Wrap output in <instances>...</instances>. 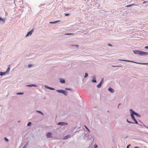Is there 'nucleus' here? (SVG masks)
Masks as SVG:
<instances>
[{"label": "nucleus", "mask_w": 148, "mask_h": 148, "mask_svg": "<svg viewBox=\"0 0 148 148\" xmlns=\"http://www.w3.org/2000/svg\"><path fill=\"white\" fill-rule=\"evenodd\" d=\"M97 145L95 146V148H97Z\"/></svg>", "instance_id": "58836bf2"}, {"label": "nucleus", "mask_w": 148, "mask_h": 148, "mask_svg": "<svg viewBox=\"0 0 148 148\" xmlns=\"http://www.w3.org/2000/svg\"><path fill=\"white\" fill-rule=\"evenodd\" d=\"M121 60V61H127V62H134L133 61H130V60Z\"/></svg>", "instance_id": "4468645a"}, {"label": "nucleus", "mask_w": 148, "mask_h": 148, "mask_svg": "<svg viewBox=\"0 0 148 148\" xmlns=\"http://www.w3.org/2000/svg\"><path fill=\"white\" fill-rule=\"evenodd\" d=\"M141 64H148V63H141Z\"/></svg>", "instance_id": "cd10ccee"}, {"label": "nucleus", "mask_w": 148, "mask_h": 148, "mask_svg": "<svg viewBox=\"0 0 148 148\" xmlns=\"http://www.w3.org/2000/svg\"><path fill=\"white\" fill-rule=\"evenodd\" d=\"M46 86L47 88H48L50 90H54V89L53 88L47 86Z\"/></svg>", "instance_id": "dca6fc26"}, {"label": "nucleus", "mask_w": 148, "mask_h": 148, "mask_svg": "<svg viewBox=\"0 0 148 148\" xmlns=\"http://www.w3.org/2000/svg\"><path fill=\"white\" fill-rule=\"evenodd\" d=\"M130 145H128L127 146V148H129V146H130Z\"/></svg>", "instance_id": "7c9ffc66"}, {"label": "nucleus", "mask_w": 148, "mask_h": 148, "mask_svg": "<svg viewBox=\"0 0 148 148\" xmlns=\"http://www.w3.org/2000/svg\"><path fill=\"white\" fill-rule=\"evenodd\" d=\"M134 5V4H131V5H127L126 6V7H130L132 5Z\"/></svg>", "instance_id": "a211bd4d"}, {"label": "nucleus", "mask_w": 148, "mask_h": 148, "mask_svg": "<svg viewBox=\"0 0 148 148\" xmlns=\"http://www.w3.org/2000/svg\"><path fill=\"white\" fill-rule=\"evenodd\" d=\"M128 123H132V122L130 121H128Z\"/></svg>", "instance_id": "e433bc0d"}, {"label": "nucleus", "mask_w": 148, "mask_h": 148, "mask_svg": "<svg viewBox=\"0 0 148 148\" xmlns=\"http://www.w3.org/2000/svg\"><path fill=\"white\" fill-rule=\"evenodd\" d=\"M6 72H1L0 73V75L1 76H2L3 75L5 74Z\"/></svg>", "instance_id": "f8f14e48"}, {"label": "nucleus", "mask_w": 148, "mask_h": 148, "mask_svg": "<svg viewBox=\"0 0 148 148\" xmlns=\"http://www.w3.org/2000/svg\"><path fill=\"white\" fill-rule=\"evenodd\" d=\"M73 46H75L77 47H78L79 45H73Z\"/></svg>", "instance_id": "c9c22d12"}, {"label": "nucleus", "mask_w": 148, "mask_h": 148, "mask_svg": "<svg viewBox=\"0 0 148 148\" xmlns=\"http://www.w3.org/2000/svg\"><path fill=\"white\" fill-rule=\"evenodd\" d=\"M36 112H38L41 114L42 115H43V113L42 112H41V111H37Z\"/></svg>", "instance_id": "aec40b11"}, {"label": "nucleus", "mask_w": 148, "mask_h": 148, "mask_svg": "<svg viewBox=\"0 0 148 148\" xmlns=\"http://www.w3.org/2000/svg\"><path fill=\"white\" fill-rule=\"evenodd\" d=\"M33 31V29H32L31 31H30L29 32H28V33L26 35V36H29V35H31Z\"/></svg>", "instance_id": "423d86ee"}, {"label": "nucleus", "mask_w": 148, "mask_h": 148, "mask_svg": "<svg viewBox=\"0 0 148 148\" xmlns=\"http://www.w3.org/2000/svg\"><path fill=\"white\" fill-rule=\"evenodd\" d=\"M66 90H71V89H70V88H66L65 89Z\"/></svg>", "instance_id": "72a5a7b5"}, {"label": "nucleus", "mask_w": 148, "mask_h": 148, "mask_svg": "<svg viewBox=\"0 0 148 148\" xmlns=\"http://www.w3.org/2000/svg\"><path fill=\"white\" fill-rule=\"evenodd\" d=\"M102 84V82H100V83L97 86V87L98 88L100 87L101 86V85Z\"/></svg>", "instance_id": "ddd939ff"}, {"label": "nucleus", "mask_w": 148, "mask_h": 148, "mask_svg": "<svg viewBox=\"0 0 148 148\" xmlns=\"http://www.w3.org/2000/svg\"><path fill=\"white\" fill-rule=\"evenodd\" d=\"M0 20H2V18L1 17H0Z\"/></svg>", "instance_id": "ea45409f"}, {"label": "nucleus", "mask_w": 148, "mask_h": 148, "mask_svg": "<svg viewBox=\"0 0 148 148\" xmlns=\"http://www.w3.org/2000/svg\"><path fill=\"white\" fill-rule=\"evenodd\" d=\"M31 124V122H29L27 125L28 126H29Z\"/></svg>", "instance_id": "a878e982"}, {"label": "nucleus", "mask_w": 148, "mask_h": 148, "mask_svg": "<svg viewBox=\"0 0 148 148\" xmlns=\"http://www.w3.org/2000/svg\"><path fill=\"white\" fill-rule=\"evenodd\" d=\"M69 15V13H68V14H65V15L66 16H68V15Z\"/></svg>", "instance_id": "473e14b6"}, {"label": "nucleus", "mask_w": 148, "mask_h": 148, "mask_svg": "<svg viewBox=\"0 0 148 148\" xmlns=\"http://www.w3.org/2000/svg\"><path fill=\"white\" fill-rule=\"evenodd\" d=\"M133 51L135 54H139L140 51L136 50V51Z\"/></svg>", "instance_id": "1a4fd4ad"}, {"label": "nucleus", "mask_w": 148, "mask_h": 148, "mask_svg": "<svg viewBox=\"0 0 148 148\" xmlns=\"http://www.w3.org/2000/svg\"><path fill=\"white\" fill-rule=\"evenodd\" d=\"M60 21H54V22H50V23H57V22H59Z\"/></svg>", "instance_id": "f3484780"}, {"label": "nucleus", "mask_w": 148, "mask_h": 148, "mask_svg": "<svg viewBox=\"0 0 148 148\" xmlns=\"http://www.w3.org/2000/svg\"><path fill=\"white\" fill-rule=\"evenodd\" d=\"M4 139L6 141V142L8 141V139L7 138H6L5 137L4 138Z\"/></svg>", "instance_id": "5701e85b"}, {"label": "nucleus", "mask_w": 148, "mask_h": 148, "mask_svg": "<svg viewBox=\"0 0 148 148\" xmlns=\"http://www.w3.org/2000/svg\"><path fill=\"white\" fill-rule=\"evenodd\" d=\"M133 114H131V117L132 119L135 121V123L138 124V122L135 119L134 116Z\"/></svg>", "instance_id": "7ed1b4c3"}, {"label": "nucleus", "mask_w": 148, "mask_h": 148, "mask_svg": "<svg viewBox=\"0 0 148 148\" xmlns=\"http://www.w3.org/2000/svg\"><path fill=\"white\" fill-rule=\"evenodd\" d=\"M69 137H70V136L69 135H67L64 136L63 138V139H67L69 138Z\"/></svg>", "instance_id": "9d476101"}, {"label": "nucleus", "mask_w": 148, "mask_h": 148, "mask_svg": "<svg viewBox=\"0 0 148 148\" xmlns=\"http://www.w3.org/2000/svg\"><path fill=\"white\" fill-rule=\"evenodd\" d=\"M52 134L51 132H49L47 133L46 136L48 138H51L52 137Z\"/></svg>", "instance_id": "39448f33"}, {"label": "nucleus", "mask_w": 148, "mask_h": 148, "mask_svg": "<svg viewBox=\"0 0 148 148\" xmlns=\"http://www.w3.org/2000/svg\"><path fill=\"white\" fill-rule=\"evenodd\" d=\"M9 70H10V67H8V68L6 72L9 71Z\"/></svg>", "instance_id": "b1692460"}, {"label": "nucleus", "mask_w": 148, "mask_h": 148, "mask_svg": "<svg viewBox=\"0 0 148 148\" xmlns=\"http://www.w3.org/2000/svg\"><path fill=\"white\" fill-rule=\"evenodd\" d=\"M108 90L110 92H111V93H113L114 91V90L111 87L109 88Z\"/></svg>", "instance_id": "0eeeda50"}, {"label": "nucleus", "mask_w": 148, "mask_h": 148, "mask_svg": "<svg viewBox=\"0 0 148 148\" xmlns=\"http://www.w3.org/2000/svg\"><path fill=\"white\" fill-rule=\"evenodd\" d=\"M58 125H66L67 124L65 123H63V122H59L57 124Z\"/></svg>", "instance_id": "6e6552de"}, {"label": "nucleus", "mask_w": 148, "mask_h": 148, "mask_svg": "<svg viewBox=\"0 0 148 148\" xmlns=\"http://www.w3.org/2000/svg\"><path fill=\"white\" fill-rule=\"evenodd\" d=\"M112 66L113 67H116V66Z\"/></svg>", "instance_id": "79ce46f5"}, {"label": "nucleus", "mask_w": 148, "mask_h": 148, "mask_svg": "<svg viewBox=\"0 0 148 148\" xmlns=\"http://www.w3.org/2000/svg\"><path fill=\"white\" fill-rule=\"evenodd\" d=\"M72 34V33H67V34H65V35H72V34Z\"/></svg>", "instance_id": "412c9836"}, {"label": "nucleus", "mask_w": 148, "mask_h": 148, "mask_svg": "<svg viewBox=\"0 0 148 148\" xmlns=\"http://www.w3.org/2000/svg\"><path fill=\"white\" fill-rule=\"evenodd\" d=\"M127 121L128 122V121H128V120H127Z\"/></svg>", "instance_id": "37998d69"}, {"label": "nucleus", "mask_w": 148, "mask_h": 148, "mask_svg": "<svg viewBox=\"0 0 148 148\" xmlns=\"http://www.w3.org/2000/svg\"><path fill=\"white\" fill-rule=\"evenodd\" d=\"M23 94V92H19V93H17V95H22Z\"/></svg>", "instance_id": "4be33fe9"}, {"label": "nucleus", "mask_w": 148, "mask_h": 148, "mask_svg": "<svg viewBox=\"0 0 148 148\" xmlns=\"http://www.w3.org/2000/svg\"><path fill=\"white\" fill-rule=\"evenodd\" d=\"M88 76V75L87 73H86L85 74L84 78H86Z\"/></svg>", "instance_id": "6ab92c4d"}, {"label": "nucleus", "mask_w": 148, "mask_h": 148, "mask_svg": "<svg viewBox=\"0 0 148 148\" xmlns=\"http://www.w3.org/2000/svg\"><path fill=\"white\" fill-rule=\"evenodd\" d=\"M108 45L109 46H112V45L110 43H109Z\"/></svg>", "instance_id": "2f4dec72"}, {"label": "nucleus", "mask_w": 148, "mask_h": 148, "mask_svg": "<svg viewBox=\"0 0 148 148\" xmlns=\"http://www.w3.org/2000/svg\"><path fill=\"white\" fill-rule=\"evenodd\" d=\"M23 148H25V147H24Z\"/></svg>", "instance_id": "c03bdc74"}, {"label": "nucleus", "mask_w": 148, "mask_h": 148, "mask_svg": "<svg viewBox=\"0 0 148 148\" xmlns=\"http://www.w3.org/2000/svg\"><path fill=\"white\" fill-rule=\"evenodd\" d=\"M29 87H31V86H36L34 84H31V85H27Z\"/></svg>", "instance_id": "2eb2a0df"}, {"label": "nucleus", "mask_w": 148, "mask_h": 148, "mask_svg": "<svg viewBox=\"0 0 148 148\" xmlns=\"http://www.w3.org/2000/svg\"><path fill=\"white\" fill-rule=\"evenodd\" d=\"M103 82V79H102L101 80V82H102V83Z\"/></svg>", "instance_id": "4c0bfd02"}, {"label": "nucleus", "mask_w": 148, "mask_h": 148, "mask_svg": "<svg viewBox=\"0 0 148 148\" xmlns=\"http://www.w3.org/2000/svg\"><path fill=\"white\" fill-rule=\"evenodd\" d=\"M85 127L86 128L88 131H89V130L88 129V128L85 125Z\"/></svg>", "instance_id": "393cba45"}, {"label": "nucleus", "mask_w": 148, "mask_h": 148, "mask_svg": "<svg viewBox=\"0 0 148 148\" xmlns=\"http://www.w3.org/2000/svg\"><path fill=\"white\" fill-rule=\"evenodd\" d=\"M134 148H139V147H135Z\"/></svg>", "instance_id": "a19ab883"}, {"label": "nucleus", "mask_w": 148, "mask_h": 148, "mask_svg": "<svg viewBox=\"0 0 148 148\" xmlns=\"http://www.w3.org/2000/svg\"><path fill=\"white\" fill-rule=\"evenodd\" d=\"M145 48L147 49H148V46H146L145 47Z\"/></svg>", "instance_id": "f704fd0d"}, {"label": "nucleus", "mask_w": 148, "mask_h": 148, "mask_svg": "<svg viewBox=\"0 0 148 148\" xmlns=\"http://www.w3.org/2000/svg\"><path fill=\"white\" fill-rule=\"evenodd\" d=\"M57 91L59 92L62 93L64 94L65 95H66L67 92L64 90H57Z\"/></svg>", "instance_id": "f03ea898"}, {"label": "nucleus", "mask_w": 148, "mask_h": 148, "mask_svg": "<svg viewBox=\"0 0 148 148\" xmlns=\"http://www.w3.org/2000/svg\"><path fill=\"white\" fill-rule=\"evenodd\" d=\"M148 2V1H144L143 2V3L144 4V3H147V2Z\"/></svg>", "instance_id": "c756f323"}, {"label": "nucleus", "mask_w": 148, "mask_h": 148, "mask_svg": "<svg viewBox=\"0 0 148 148\" xmlns=\"http://www.w3.org/2000/svg\"><path fill=\"white\" fill-rule=\"evenodd\" d=\"M60 82L62 83H64L65 82V80L64 79H60Z\"/></svg>", "instance_id": "9b49d317"}, {"label": "nucleus", "mask_w": 148, "mask_h": 148, "mask_svg": "<svg viewBox=\"0 0 148 148\" xmlns=\"http://www.w3.org/2000/svg\"><path fill=\"white\" fill-rule=\"evenodd\" d=\"M139 55H148V53L144 52L142 51H140Z\"/></svg>", "instance_id": "20e7f679"}, {"label": "nucleus", "mask_w": 148, "mask_h": 148, "mask_svg": "<svg viewBox=\"0 0 148 148\" xmlns=\"http://www.w3.org/2000/svg\"><path fill=\"white\" fill-rule=\"evenodd\" d=\"M92 82H96V80L93 79L92 81Z\"/></svg>", "instance_id": "bb28decb"}, {"label": "nucleus", "mask_w": 148, "mask_h": 148, "mask_svg": "<svg viewBox=\"0 0 148 148\" xmlns=\"http://www.w3.org/2000/svg\"><path fill=\"white\" fill-rule=\"evenodd\" d=\"M130 113L131 114H135V115H136L138 117H140V115L137 113H136L134 111L130 109Z\"/></svg>", "instance_id": "f257e3e1"}, {"label": "nucleus", "mask_w": 148, "mask_h": 148, "mask_svg": "<svg viewBox=\"0 0 148 148\" xmlns=\"http://www.w3.org/2000/svg\"><path fill=\"white\" fill-rule=\"evenodd\" d=\"M32 66V65L31 64H29L28 65V66L29 67H30Z\"/></svg>", "instance_id": "c85d7f7f"}]
</instances>
